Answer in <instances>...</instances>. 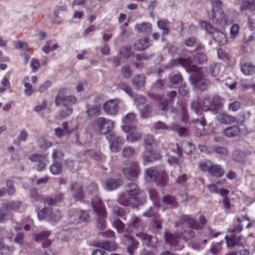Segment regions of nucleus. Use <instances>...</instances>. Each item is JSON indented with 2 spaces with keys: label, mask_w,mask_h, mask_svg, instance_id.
I'll use <instances>...</instances> for the list:
<instances>
[{
  "label": "nucleus",
  "mask_w": 255,
  "mask_h": 255,
  "mask_svg": "<svg viewBox=\"0 0 255 255\" xmlns=\"http://www.w3.org/2000/svg\"><path fill=\"white\" fill-rule=\"evenodd\" d=\"M72 194L77 200H82L84 198L91 199L92 207L99 205V203H102L98 196V187L96 183L90 184L87 188V192L84 195L81 190V186L80 184L75 183L72 184L71 187Z\"/></svg>",
  "instance_id": "f257e3e1"
},
{
  "label": "nucleus",
  "mask_w": 255,
  "mask_h": 255,
  "mask_svg": "<svg viewBox=\"0 0 255 255\" xmlns=\"http://www.w3.org/2000/svg\"><path fill=\"white\" fill-rule=\"evenodd\" d=\"M207 57L205 54L201 51L197 52L194 56L193 60L191 58L186 59L181 58L178 59H174L171 62V68L175 66L181 65L186 68V70L191 72H198L201 69L199 65L206 61Z\"/></svg>",
  "instance_id": "f03ea898"
},
{
  "label": "nucleus",
  "mask_w": 255,
  "mask_h": 255,
  "mask_svg": "<svg viewBox=\"0 0 255 255\" xmlns=\"http://www.w3.org/2000/svg\"><path fill=\"white\" fill-rule=\"evenodd\" d=\"M138 193V188L136 185L133 183H129L127 191L119 199V203L124 206H130L136 207L142 203L145 200L143 197L142 200L139 201L136 195Z\"/></svg>",
  "instance_id": "7ed1b4c3"
},
{
  "label": "nucleus",
  "mask_w": 255,
  "mask_h": 255,
  "mask_svg": "<svg viewBox=\"0 0 255 255\" xmlns=\"http://www.w3.org/2000/svg\"><path fill=\"white\" fill-rule=\"evenodd\" d=\"M142 229L139 219L134 217L132 218L131 221L129 223V225L127 230L129 232H133L135 230V234L137 237L142 240L144 243L147 245L152 247L157 246V239L155 237H152L145 233L139 232L138 230Z\"/></svg>",
  "instance_id": "20e7f679"
},
{
  "label": "nucleus",
  "mask_w": 255,
  "mask_h": 255,
  "mask_svg": "<svg viewBox=\"0 0 255 255\" xmlns=\"http://www.w3.org/2000/svg\"><path fill=\"white\" fill-rule=\"evenodd\" d=\"M218 98H213L209 96H205L202 105L198 101H194L191 104L192 110L198 115L202 113V111H208L209 110H214L216 109V103Z\"/></svg>",
  "instance_id": "39448f33"
},
{
  "label": "nucleus",
  "mask_w": 255,
  "mask_h": 255,
  "mask_svg": "<svg viewBox=\"0 0 255 255\" xmlns=\"http://www.w3.org/2000/svg\"><path fill=\"white\" fill-rule=\"evenodd\" d=\"M94 127L101 134H107L114 128V122L110 119L100 117L94 123Z\"/></svg>",
  "instance_id": "423d86ee"
},
{
  "label": "nucleus",
  "mask_w": 255,
  "mask_h": 255,
  "mask_svg": "<svg viewBox=\"0 0 255 255\" xmlns=\"http://www.w3.org/2000/svg\"><path fill=\"white\" fill-rule=\"evenodd\" d=\"M146 178L149 180H154L159 178L161 180L160 184L162 186L165 185L167 183L166 176L163 167H152L147 169Z\"/></svg>",
  "instance_id": "0eeeda50"
},
{
  "label": "nucleus",
  "mask_w": 255,
  "mask_h": 255,
  "mask_svg": "<svg viewBox=\"0 0 255 255\" xmlns=\"http://www.w3.org/2000/svg\"><path fill=\"white\" fill-rule=\"evenodd\" d=\"M222 2L220 0H215L212 2V9L208 13L209 17L216 19L217 21L222 22L226 21L225 15L222 9Z\"/></svg>",
  "instance_id": "6e6552de"
},
{
  "label": "nucleus",
  "mask_w": 255,
  "mask_h": 255,
  "mask_svg": "<svg viewBox=\"0 0 255 255\" xmlns=\"http://www.w3.org/2000/svg\"><path fill=\"white\" fill-rule=\"evenodd\" d=\"M107 139L110 142V148L112 152H117L120 150L121 146L124 143L125 139L123 137L116 136L113 132H110L106 135Z\"/></svg>",
  "instance_id": "1a4fd4ad"
},
{
  "label": "nucleus",
  "mask_w": 255,
  "mask_h": 255,
  "mask_svg": "<svg viewBox=\"0 0 255 255\" xmlns=\"http://www.w3.org/2000/svg\"><path fill=\"white\" fill-rule=\"evenodd\" d=\"M122 103L119 99L109 100L104 104L103 110L107 115L115 116L118 113L119 106Z\"/></svg>",
  "instance_id": "9d476101"
},
{
  "label": "nucleus",
  "mask_w": 255,
  "mask_h": 255,
  "mask_svg": "<svg viewBox=\"0 0 255 255\" xmlns=\"http://www.w3.org/2000/svg\"><path fill=\"white\" fill-rule=\"evenodd\" d=\"M94 212L97 215V227L100 229H104L106 228L105 218L106 216L105 208L102 203H99V205L93 207Z\"/></svg>",
  "instance_id": "9b49d317"
},
{
  "label": "nucleus",
  "mask_w": 255,
  "mask_h": 255,
  "mask_svg": "<svg viewBox=\"0 0 255 255\" xmlns=\"http://www.w3.org/2000/svg\"><path fill=\"white\" fill-rule=\"evenodd\" d=\"M113 212L114 216L113 227L117 230L119 233H124L125 231V225L122 221L115 218L116 216H123L125 214L124 210L121 207L116 206L113 208Z\"/></svg>",
  "instance_id": "f8f14e48"
},
{
  "label": "nucleus",
  "mask_w": 255,
  "mask_h": 255,
  "mask_svg": "<svg viewBox=\"0 0 255 255\" xmlns=\"http://www.w3.org/2000/svg\"><path fill=\"white\" fill-rule=\"evenodd\" d=\"M20 203L19 202H11L3 204L0 209V222H2L7 217L10 210H15L19 208Z\"/></svg>",
  "instance_id": "ddd939ff"
},
{
  "label": "nucleus",
  "mask_w": 255,
  "mask_h": 255,
  "mask_svg": "<svg viewBox=\"0 0 255 255\" xmlns=\"http://www.w3.org/2000/svg\"><path fill=\"white\" fill-rule=\"evenodd\" d=\"M135 115L133 113L127 114L122 120V128L124 132L129 130L134 129V126L132 124L135 121Z\"/></svg>",
  "instance_id": "4468645a"
},
{
  "label": "nucleus",
  "mask_w": 255,
  "mask_h": 255,
  "mask_svg": "<svg viewBox=\"0 0 255 255\" xmlns=\"http://www.w3.org/2000/svg\"><path fill=\"white\" fill-rule=\"evenodd\" d=\"M61 102L65 107L66 111L65 112H62L61 117L65 118L69 116L72 113L73 109L71 106L76 103V98L73 96H68L65 97Z\"/></svg>",
  "instance_id": "2eb2a0df"
},
{
  "label": "nucleus",
  "mask_w": 255,
  "mask_h": 255,
  "mask_svg": "<svg viewBox=\"0 0 255 255\" xmlns=\"http://www.w3.org/2000/svg\"><path fill=\"white\" fill-rule=\"evenodd\" d=\"M160 157L161 154L158 151L146 147L143 155V161L146 164L158 160Z\"/></svg>",
  "instance_id": "dca6fc26"
},
{
  "label": "nucleus",
  "mask_w": 255,
  "mask_h": 255,
  "mask_svg": "<svg viewBox=\"0 0 255 255\" xmlns=\"http://www.w3.org/2000/svg\"><path fill=\"white\" fill-rule=\"evenodd\" d=\"M149 197L153 201L154 206L153 208H150L147 212H145L144 216L146 217H150L154 215L157 211V209L159 206V199L160 195L155 190H152L149 192Z\"/></svg>",
  "instance_id": "f3484780"
},
{
  "label": "nucleus",
  "mask_w": 255,
  "mask_h": 255,
  "mask_svg": "<svg viewBox=\"0 0 255 255\" xmlns=\"http://www.w3.org/2000/svg\"><path fill=\"white\" fill-rule=\"evenodd\" d=\"M37 80L36 76L34 75L27 76L24 78L23 80V83L24 87V93L25 95L28 96L31 95L34 91L32 84L35 83Z\"/></svg>",
  "instance_id": "a211bd4d"
},
{
  "label": "nucleus",
  "mask_w": 255,
  "mask_h": 255,
  "mask_svg": "<svg viewBox=\"0 0 255 255\" xmlns=\"http://www.w3.org/2000/svg\"><path fill=\"white\" fill-rule=\"evenodd\" d=\"M72 214L75 223L87 222L90 220V216L86 211L76 209L72 211Z\"/></svg>",
  "instance_id": "6ab92c4d"
},
{
  "label": "nucleus",
  "mask_w": 255,
  "mask_h": 255,
  "mask_svg": "<svg viewBox=\"0 0 255 255\" xmlns=\"http://www.w3.org/2000/svg\"><path fill=\"white\" fill-rule=\"evenodd\" d=\"M30 160L35 162V166L37 170H43L47 164V159L45 156L40 155L37 154H34L29 157Z\"/></svg>",
  "instance_id": "aec40b11"
},
{
  "label": "nucleus",
  "mask_w": 255,
  "mask_h": 255,
  "mask_svg": "<svg viewBox=\"0 0 255 255\" xmlns=\"http://www.w3.org/2000/svg\"><path fill=\"white\" fill-rule=\"evenodd\" d=\"M176 154L180 157H182V150H183L186 154H188L191 153L195 149V146L192 143L188 141H183L181 143L180 146L176 145Z\"/></svg>",
  "instance_id": "412c9836"
},
{
  "label": "nucleus",
  "mask_w": 255,
  "mask_h": 255,
  "mask_svg": "<svg viewBox=\"0 0 255 255\" xmlns=\"http://www.w3.org/2000/svg\"><path fill=\"white\" fill-rule=\"evenodd\" d=\"M189 81L194 86V88L199 89L201 90H206L209 85V82L203 78H199L190 77Z\"/></svg>",
  "instance_id": "4be33fe9"
},
{
  "label": "nucleus",
  "mask_w": 255,
  "mask_h": 255,
  "mask_svg": "<svg viewBox=\"0 0 255 255\" xmlns=\"http://www.w3.org/2000/svg\"><path fill=\"white\" fill-rule=\"evenodd\" d=\"M189 81L194 86V88L199 89L201 90H206L209 85V82L203 78H199L190 77Z\"/></svg>",
  "instance_id": "5701e85b"
},
{
  "label": "nucleus",
  "mask_w": 255,
  "mask_h": 255,
  "mask_svg": "<svg viewBox=\"0 0 255 255\" xmlns=\"http://www.w3.org/2000/svg\"><path fill=\"white\" fill-rule=\"evenodd\" d=\"M51 216L53 221H56L60 217L59 212H54L49 210L48 209H43L37 214V217L40 221H41L47 217Z\"/></svg>",
  "instance_id": "b1692460"
},
{
  "label": "nucleus",
  "mask_w": 255,
  "mask_h": 255,
  "mask_svg": "<svg viewBox=\"0 0 255 255\" xmlns=\"http://www.w3.org/2000/svg\"><path fill=\"white\" fill-rule=\"evenodd\" d=\"M122 183V181L121 179H108L105 183H103V187L109 191H112L119 186H120Z\"/></svg>",
  "instance_id": "393cba45"
},
{
  "label": "nucleus",
  "mask_w": 255,
  "mask_h": 255,
  "mask_svg": "<svg viewBox=\"0 0 255 255\" xmlns=\"http://www.w3.org/2000/svg\"><path fill=\"white\" fill-rule=\"evenodd\" d=\"M125 132L128 133L127 135V140L131 143L141 140L142 137V134L136 130L135 127H134V129H130Z\"/></svg>",
  "instance_id": "a878e982"
},
{
  "label": "nucleus",
  "mask_w": 255,
  "mask_h": 255,
  "mask_svg": "<svg viewBox=\"0 0 255 255\" xmlns=\"http://www.w3.org/2000/svg\"><path fill=\"white\" fill-rule=\"evenodd\" d=\"M225 239L226 241L228 247H232L235 246H241L243 244L241 243V236L240 235H232L230 236H225Z\"/></svg>",
  "instance_id": "bb28decb"
},
{
  "label": "nucleus",
  "mask_w": 255,
  "mask_h": 255,
  "mask_svg": "<svg viewBox=\"0 0 255 255\" xmlns=\"http://www.w3.org/2000/svg\"><path fill=\"white\" fill-rule=\"evenodd\" d=\"M68 123L64 122L62 124V128H57L55 129V134L59 138H62L64 136L70 133L69 129L68 128Z\"/></svg>",
  "instance_id": "cd10ccee"
},
{
  "label": "nucleus",
  "mask_w": 255,
  "mask_h": 255,
  "mask_svg": "<svg viewBox=\"0 0 255 255\" xmlns=\"http://www.w3.org/2000/svg\"><path fill=\"white\" fill-rule=\"evenodd\" d=\"M193 122L195 124L197 128L199 129V131L196 132L197 136L204 135L206 133L203 131L204 127L205 126V121L203 118L200 119H195Z\"/></svg>",
  "instance_id": "c85d7f7f"
},
{
  "label": "nucleus",
  "mask_w": 255,
  "mask_h": 255,
  "mask_svg": "<svg viewBox=\"0 0 255 255\" xmlns=\"http://www.w3.org/2000/svg\"><path fill=\"white\" fill-rule=\"evenodd\" d=\"M218 121L223 124H231L236 121V118L233 116L225 114H220L218 116Z\"/></svg>",
  "instance_id": "c756f323"
},
{
  "label": "nucleus",
  "mask_w": 255,
  "mask_h": 255,
  "mask_svg": "<svg viewBox=\"0 0 255 255\" xmlns=\"http://www.w3.org/2000/svg\"><path fill=\"white\" fill-rule=\"evenodd\" d=\"M241 71L245 75H251L255 73V66L250 63L243 64L241 66Z\"/></svg>",
  "instance_id": "7c9ffc66"
},
{
  "label": "nucleus",
  "mask_w": 255,
  "mask_h": 255,
  "mask_svg": "<svg viewBox=\"0 0 255 255\" xmlns=\"http://www.w3.org/2000/svg\"><path fill=\"white\" fill-rule=\"evenodd\" d=\"M150 45V41L147 38H144L137 41L134 46V49L137 50H142Z\"/></svg>",
  "instance_id": "2f4dec72"
},
{
  "label": "nucleus",
  "mask_w": 255,
  "mask_h": 255,
  "mask_svg": "<svg viewBox=\"0 0 255 255\" xmlns=\"http://www.w3.org/2000/svg\"><path fill=\"white\" fill-rule=\"evenodd\" d=\"M59 47L58 44L54 41H49L46 42L42 48V51L45 54L56 50Z\"/></svg>",
  "instance_id": "473e14b6"
},
{
  "label": "nucleus",
  "mask_w": 255,
  "mask_h": 255,
  "mask_svg": "<svg viewBox=\"0 0 255 255\" xmlns=\"http://www.w3.org/2000/svg\"><path fill=\"white\" fill-rule=\"evenodd\" d=\"M181 224H186L192 229H198L199 228L198 225L195 224V221L189 215H184L181 219Z\"/></svg>",
  "instance_id": "72a5a7b5"
},
{
  "label": "nucleus",
  "mask_w": 255,
  "mask_h": 255,
  "mask_svg": "<svg viewBox=\"0 0 255 255\" xmlns=\"http://www.w3.org/2000/svg\"><path fill=\"white\" fill-rule=\"evenodd\" d=\"M123 172L126 177L129 179L135 178L139 173V171L137 169H134L130 167L124 168L123 169Z\"/></svg>",
  "instance_id": "f704fd0d"
},
{
  "label": "nucleus",
  "mask_w": 255,
  "mask_h": 255,
  "mask_svg": "<svg viewBox=\"0 0 255 255\" xmlns=\"http://www.w3.org/2000/svg\"><path fill=\"white\" fill-rule=\"evenodd\" d=\"M212 34L215 40L221 45H224L227 42V37L225 33H210Z\"/></svg>",
  "instance_id": "c9c22d12"
},
{
  "label": "nucleus",
  "mask_w": 255,
  "mask_h": 255,
  "mask_svg": "<svg viewBox=\"0 0 255 255\" xmlns=\"http://www.w3.org/2000/svg\"><path fill=\"white\" fill-rule=\"evenodd\" d=\"M211 175L215 177H221L223 174V171L219 165H212L208 172Z\"/></svg>",
  "instance_id": "e433bc0d"
},
{
  "label": "nucleus",
  "mask_w": 255,
  "mask_h": 255,
  "mask_svg": "<svg viewBox=\"0 0 255 255\" xmlns=\"http://www.w3.org/2000/svg\"><path fill=\"white\" fill-rule=\"evenodd\" d=\"M240 132V129L238 126H232L227 128L225 131V134L227 136L232 137L236 136Z\"/></svg>",
  "instance_id": "4c0bfd02"
},
{
  "label": "nucleus",
  "mask_w": 255,
  "mask_h": 255,
  "mask_svg": "<svg viewBox=\"0 0 255 255\" xmlns=\"http://www.w3.org/2000/svg\"><path fill=\"white\" fill-rule=\"evenodd\" d=\"M165 237L166 241L172 246L176 247L181 242V239H178L170 234L166 233Z\"/></svg>",
  "instance_id": "58836bf2"
},
{
  "label": "nucleus",
  "mask_w": 255,
  "mask_h": 255,
  "mask_svg": "<svg viewBox=\"0 0 255 255\" xmlns=\"http://www.w3.org/2000/svg\"><path fill=\"white\" fill-rule=\"evenodd\" d=\"M242 11L250 9L251 11L255 10V0H245L241 7Z\"/></svg>",
  "instance_id": "ea45409f"
},
{
  "label": "nucleus",
  "mask_w": 255,
  "mask_h": 255,
  "mask_svg": "<svg viewBox=\"0 0 255 255\" xmlns=\"http://www.w3.org/2000/svg\"><path fill=\"white\" fill-rule=\"evenodd\" d=\"M9 75L4 76L0 81V92L3 93L10 87Z\"/></svg>",
  "instance_id": "a19ab883"
},
{
  "label": "nucleus",
  "mask_w": 255,
  "mask_h": 255,
  "mask_svg": "<svg viewBox=\"0 0 255 255\" xmlns=\"http://www.w3.org/2000/svg\"><path fill=\"white\" fill-rule=\"evenodd\" d=\"M212 162L209 160H201L199 164L198 167L199 169L203 171H208L210 170L212 166Z\"/></svg>",
  "instance_id": "79ce46f5"
},
{
  "label": "nucleus",
  "mask_w": 255,
  "mask_h": 255,
  "mask_svg": "<svg viewBox=\"0 0 255 255\" xmlns=\"http://www.w3.org/2000/svg\"><path fill=\"white\" fill-rule=\"evenodd\" d=\"M99 247L102 248V249L113 251L115 250L117 247L116 245L111 242L108 241H104L99 243Z\"/></svg>",
  "instance_id": "37998d69"
},
{
  "label": "nucleus",
  "mask_w": 255,
  "mask_h": 255,
  "mask_svg": "<svg viewBox=\"0 0 255 255\" xmlns=\"http://www.w3.org/2000/svg\"><path fill=\"white\" fill-rule=\"evenodd\" d=\"M136 28L141 32H149L151 30V24L149 22H142L137 24Z\"/></svg>",
  "instance_id": "c03bdc74"
},
{
  "label": "nucleus",
  "mask_w": 255,
  "mask_h": 255,
  "mask_svg": "<svg viewBox=\"0 0 255 255\" xmlns=\"http://www.w3.org/2000/svg\"><path fill=\"white\" fill-rule=\"evenodd\" d=\"M135 149L131 146H127L123 150V156L126 158L132 157L135 154Z\"/></svg>",
  "instance_id": "a18cd8bd"
},
{
  "label": "nucleus",
  "mask_w": 255,
  "mask_h": 255,
  "mask_svg": "<svg viewBox=\"0 0 255 255\" xmlns=\"http://www.w3.org/2000/svg\"><path fill=\"white\" fill-rule=\"evenodd\" d=\"M200 25L203 30H205L206 32H213L215 29L212 24L207 21H202L200 22Z\"/></svg>",
  "instance_id": "49530a36"
},
{
  "label": "nucleus",
  "mask_w": 255,
  "mask_h": 255,
  "mask_svg": "<svg viewBox=\"0 0 255 255\" xmlns=\"http://www.w3.org/2000/svg\"><path fill=\"white\" fill-rule=\"evenodd\" d=\"M49 169L52 174L57 175L61 173L62 167L60 164L55 163L50 166Z\"/></svg>",
  "instance_id": "de8ad7c7"
},
{
  "label": "nucleus",
  "mask_w": 255,
  "mask_h": 255,
  "mask_svg": "<svg viewBox=\"0 0 255 255\" xmlns=\"http://www.w3.org/2000/svg\"><path fill=\"white\" fill-rule=\"evenodd\" d=\"M169 22L166 19L159 20L157 22V26L159 29L162 30L163 32L169 31Z\"/></svg>",
  "instance_id": "09e8293b"
},
{
  "label": "nucleus",
  "mask_w": 255,
  "mask_h": 255,
  "mask_svg": "<svg viewBox=\"0 0 255 255\" xmlns=\"http://www.w3.org/2000/svg\"><path fill=\"white\" fill-rule=\"evenodd\" d=\"M170 128L172 130L177 132L180 135L185 136L186 135V129L178 125H173Z\"/></svg>",
  "instance_id": "8fccbe9b"
},
{
  "label": "nucleus",
  "mask_w": 255,
  "mask_h": 255,
  "mask_svg": "<svg viewBox=\"0 0 255 255\" xmlns=\"http://www.w3.org/2000/svg\"><path fill=\"white\" fill-rule=\"evenodd\" d=\"M129 240H130L131 245L128 246V251L129 254L132 255L134 251L137 249L138 243L130 237H129Z\"/></svg>",
  "instance_id": "3c124183"
},
{
  "label": "nucleus",
  "mask_w": 255,
  "mask_h": 255,
  "mask_svg": "<svg viewBox=\"0 0 255 255\" xmlns=\"http://www.w3.org/2000/svg\"><path fill=\"white\" fill-rule=\"evenodd\" d=\"M145 82V78L142 75H139L135 77L133 79V82L138 88L142 87Z\"/></svg>",
  "instance_id": "603ef678"
},
{
  "label": "nucleus",
  "mask_w": 255,
  "mask_h": 255,
  "mask_svg": "<svg viewBox=\"0 0 255 255\" xmlns=\"http://www.w3.org/2000/svg\"><path fill=\"white\" fill-rule=\"evenodd\" d=\"M67 90L65 88H61V89L59 90L57 95V97L56 100V104L57 105L59 104L60 102L63 100V99H64L65 97H67L65 96Z\"/></svg>",
  "instance_id": "864d4df0"
},
{
  "label": "nucleus",
  "mask_w": 255,
  "mask_h": 255,
  "mask_svg": "<svg viewBox=\"0 0 255 255\" xmlns=\"http://www.w3.org/2000/svg\"><path fill=\"white\" fill-rule=\"evenodd\" d=\"M221 66L219 64H215L214 65H212L209 70V73L212 76H216L218 74L221 69Z\"/></svg>",
  "instance_id": "5fc2aeb1"
},
{
  "label": "nucleus",
  "mask_w": 255,
  "mask_h": 255,
  "mask_svg": "<svg viewBox=\"0 0 255 255\" xmlns=\"http://www.w3.org/2000/svg\"><path fill=\"white\" fill-rule=\"evenodd\" d=\"M145 102L146 99L142 96L137 95L135 98V104L139 109H140V106H143Z\"/></svg>",
  "instance_id": "6e6d98bb"
},
{
  "label": "nucleus",
  "mask_w": 255,
  "mask_h": 255,
  "mask_svg": "<svg viewBox=\"0 0 255 255\" xmlns=\"http://www.w3.org/2000/svg\"><path fill=\"white\" fill-rule=\"evenodd\" d=\"M100 113V108L98 106H93L87 109V113L90 117L98 115Z\"/></svg>",
  "instance_id": "4d7b16f0"
},
{
  "label": "nucleus",
  "mask_w": 255,
  "mask_h": 255,
  "mask_svg": "<svg viewBox=\"0 0 255 255\" xmlns=\"http://www.w3.org/2000/svg\"><path fill=\"white\" fill-rule=\"evenodd\" d=\"M140 116L142 118H146L151 113V109L149 106H146L142 109H140Z\"/></svg>",
  "instance_id": "13d9d810"
},
{
  "label": "nucleus",
  "mask_w": 255,
  "mask_h": 255,
  "mask_svg": "<svg viewBox=\"0 0 255 255\" xmlns=\"http://www.w3.org/2000/svg\"><path fill=\"white\" fill-rule=\"evenodd\" d=\"M162 202L164 204H168L174 206L176 204L175 198L172 196H167L163 198Z\"/></svg>",
  "instance_id": "bf43d9fd"
},
{
  "label": "nucleus",
  "mask_w": 255,
  "mask_h": 255,
  "mask_svg": "<svg viewBox=\"0 0 255 255\" xmlns=\"http://www.w3.org/2000/svg\"><path fill=\"white\" fill-rule=\"evenodd\" d=\"M221 250L220 243H217L211 245L210 251L213 255H217L221 252Z\"/></svg>",
  "instance_id": "052dcab7"
},
{
  "label": "nucleus",
  "mask_w": 255,
  "mask_h": 255,
  "mask_svg": "<svg viewBox=\"0 0 255 255\" xmlns=\"http://www.w3.org/2000/svg\"><path fill=\"white\" fill-rule=\"evenodd\" d=\"M11 250L8 247L5 246L3 243H0V255H10Z\"/></svg>",
  "instance_id": "680f3d73"
},
{
  "label": "nucleus",
  "mask_w": 255,
  "mask_h": 255,
  "mask_svg": "<svg viewBox=\"0 0 255 255\" xmlns=\"http://www.w3.org/2000/svg\"><path fill=\"white\" fill-rule=\"evenodd\" d=\"M170 80L173 84H178L181 83L182 77L179 74H175L170 76Z\"/></svg>",
  "instance_id": "e2e57ef3"
},
{
  "label": "nucleus",
  "mask_w": 255,
  "mask_h": 255,
  "mask_svg": "<svg viewBox=\"0 0 255 255\" xmlns=\"http://www.w3.org/2000/svg\"><path fill=\"white\" fill-rule=\"evenodd\" d=\"M154 142L153 137L151 135H147L145 141V148L146 149V147L148 148H150V146L152 145V143Z\"/></svg>",
  "instance_id": "0e129e2a"
},
{
  "label": "nucleus",
  "mask_w": 255,
  "mask_h": 255,
  "mask_svg": "<svg viewBox=\"0 0 255 255\" xmlns=\"http://www.w3.org/2000/svg\"><path fill=\"white\" fill-rule=\"evenodd\" d=\"M15 46L17 49L23 51H27L28 48L27 44L25 42L21 41H18Z\"/></svg>",
  "instance_id": "69168bd1"
},
{
  "label": "nucleus",
  "mask_w": 255,
  "mask_h": 255,
  "mask_svg": "<svg viewBox=\"0 0 255 255\" xmlns=\"http://www.w3.org/2000/svg\"><path fill=\"white\" fill-rule=\"evenodd\" d=\"M40 67V63L38 59L33 58L30 63V68L33 71H37Z\"/></svg>",
  "instance_id": "338daca9"
},
{
  "label": "nucleus",
  "mask_w": 255,
  "mask_h": 255,
  "mask_svg": "<svg viewBox=\"0 0 255 255\" xmlns=\"http://www.w3.org/2000/svg\"><path fill=\"white\" fill-rule=\"evenodd\" d=\"M50 85L51 82L50 81H46L39 86L38 90L40 93L44 92L48 89Z\"/></svg>",
  "instance_id": "774afa93"
}]
</instances>
